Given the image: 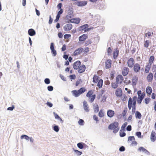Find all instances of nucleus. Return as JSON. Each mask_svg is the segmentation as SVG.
Masks as SVG:
<instances>
[{
  "label": "nucleus",
  "instance_id": "nucleus-42",
  "mask_svg": "<svg viewBox=\"0 0 156 156\" xmlns=\"http://www.w3.org/2000/svg\"><path fill=\"white\" fill-rule=\"evenodd\" d=\"M53 129L56 132H58L59 130V128L58 126H55L53 127Z\"/></svg>",
  "mask_w": 156,
  "mask_h": 156
},
{
  "label": "nucleus",
  "instance_id": "nucleus-59",
  "mask_svg": "<svg viewBox=\"0 0 156 156\" xmlns=\"http://www.w3.org/2000/svg\"><path fill=\"white\" fill-rule=\"evenodd\" d=\"M93 119L94 120L96 121L97 122L99 121L98 117L95 115H93Z\"/></svg>",
  "mask_w": 156,
  "mask_h": 156
},
{
  "label": "nucleus",
  "instance_id": "nucleus-43",
  "mask_svg": "<svg viewBox=\"0 0 156 156\" xmlns=\"http://www.w3.org/2000/svg\"><path fill=\"white\" fill-rule=\"evenodd\" d=\"M135 140L134 137V136H130L128 137V141H130L132 140Z\"/></svg>",
  "mask_w": 156,
  "mask_h": 156
},
{
  "label": "nucleus",
  "instance_id": "nucleus-13",
  "mask_svg": "<svg viewBox=\"0 0 156 156\" xmlns=\"http://www.w3.org/2000/svg\"><path fill=\"white\" fill-rule=\"evenodd\" d=\"M115 93L116 96L117 97L119 98V97H120V96H122V89L120 88H118L115 90Z\"/></svg>",
  "mask_w": 156,
  "mask_h": 156
},
{
  "label": "nucleus",
  "instance_id": "nucleus-19",
  "mask_svg": "<svg viewBox=\"0 0 156 156\" xmlns=\"http://www.w3.org/2000/svg\"><path fill=\"white\" fill-rule=\"evenodd\" d=\"M80 21V19L78 18H75L73 19H71L70 20V22L72 23H75L76 24L79 23Z\"/></svg>",
  "mask_w": 156,
  "mask_h": 156
},
{
  "label": "nucleus",
  "instance_id": "nucleus-33",
  "mask_svg": "<svg viewBox=\"0 0 156 156\" xmlns=\"http://www.w3.org/2000/svg\"><path fill=\"white\" fill-rule=\"evenodd\" d=\"M121 98V100L123 102L126 101L127 100V97L126 95L125 94H122V96L120 97Z\"/></svg>",
  "mask_w": 156,
  "mask_h": 156
},
{
  "label": "nucleus",
  "instance_id": "nucleus-39",
  "mask_svg": "<svg viewBox=\"0 0 156 156\" xmlns=\"http://www.w3.org/2000/svg\"><path fill=\"white\" fill-rule=\"evenodd\" d=\"M150 68V66L147 65L146 66L145 69V72L146 73H148L149 72Z\"/></svg>",
  "mask_w": 156,
  "mask_h": 156
},
{
  "label": "nucleus",
  "instance_id": "nucleus-45",
  "mask_svg": "<svg viewBox=\"0 0 156 156\" xmlns=\"http://www.w3.org/2000/svg\"><path fill=\"white\" fill-rule=\"evenodd\" d=\"M21 139H23L24 138L26 140H28L29 139V137L27 135H22L21 136Z\"/></svg>",
  "mask_w": 156,
  "mask_h": 156
},
{
  "label": "nucleus",
  "instance_id": "nucleus-24",
  "mask_svg": "<svg viewBox=\"0 0 156 156\" xmlns=\"http://www.w3.org/2000/svg\"><path fill=\"white\" fill-rule=\"evenodd\" d=\"M153 75L152 73H150L148 75L147 79L148 82H152L153 79Z\"/></svg>",
  "mask_w": 156,
  "mask_h": 156
},
{
  "label": "nucleus",
  "instance_id": "nucleus-63",
  "mask_svg": "<svg viewBox=\"0 0 156 156\" xmlns=\"http://www.w3.org/2000/svg\"><path fill=\"white\" fill-rule=\"evenodd\" d=\"M141 133L140 132H136V135L138 136V137H141Z\"/></svg>",
  "mask_w": 156,
  "mask_h": 156
},
{
  "label": "nucleus",
  "instance_id": "nucleus-37",
  "mask_svg": "<svg viewBox=\"0 0 156 156\" xmlns=\"http://www.w3.org/2000/svg\"><path fill=\"white\" fill-rule=\"evenodd\" d=\"M115 74V72L114 71H111L110 73V79L111 80H112L113 79L114 74Z\"/></svg>",
  "mask_w": 156,
  "mask_h": 156
},
{
  "label": "nucleus",
  "instance_id": "nucleus-49",
  "mask_svg": "<svg viewBox=\"0 0 156 156\" xmlns=\"http://www.w3.org/2000/svg\"><path fill=\"white\" fill-rule=\"evenodd\" d=\"M84 121L82 119H80L79 121V124L80 125H83Z\"/></svg>",
  "mask_w": 156,
  "mask_h": 156
},
{
  "label": "nucleus",
  "instance_id": "nucleus-30",
  "mask_svg": "<svg viewBox=\"0 0 156 156\" xmlns=\"http://www.w3.org/2000/svg\"><path fill=\"white\" fill-rule=\"evenodd\" d=\"M97 86L99 88H102L103 83V80L102 79H100L98 82Z\"/></svg>",
  "mask_w": 156,
  "mask_h": 156
},
{
  "label": "nucleus",
  "instance_id": "nucleus-15",
  "mask_svg": "<svg viewBox=\"0 0 156 156\" xmlns=\"http://www.w3.org/2000/svg\"><path fill=\"white\" fill-rule=\"evenodd\" d=\"M81 64V62L80 61H77L73 63V68L74 69L77 70L78 69Z\"/></svg>",
  "mask_w": 156,
  "mask_h": 156
},
{
  "label": "nucleus",
  "instance_id": "nucleus-31",
  "mask_svg": "<svg viewBox=\"0 0 156 156\" xmlns=\"http://www.w3.org/2000/svg\"><path fill=\"white\" fill-rule=\"evenodd\" d=\"M100 98L101 101L104 102L105 101L106 98L105 95H103V94H102L99 95L98 99H100Z\"/></svg>",
  "mask_w": 156,
  "mask_h": 156
},
{
  "label": "nucleus",
  "instance_id": "nucleus-50",
  "mask_svg": "<svg viewBox=\"0 0 156 156\" xmlns=\"http://www.w3.org/2000/svg\"><path fill=\"white\" fill-rule=\"evenodd\" d=\"M127 112V108H126L123 111L122 113V115L123 117L125 116Z\"/></svg>",
  "mask_w": 156,
  "mask_h": 156
},
{
  "label": "nucleus",
  "instance_id": "nucleus-29",
  "mask_svg": "<svg viewBox=\"0 0 156 156\" xmlns=\"http://www.w3.org/2000/svg\"><path fill=\"white\" fill-rule=\"evenodd\" d=\"M146 92L148 95H150L152 92V89L151 87L150 86H148L146 89Z\"/></svg>",
  "mask_w": 156,
  "mask_h": 156
},
{
  "label": "nucleus",
  "instance_id": "nucleus-48",
  "mask_svg": "<svg viewBox=\"0 0 156 156\" xmlns=\"http://www.w3.org/2000/svg\"><path fill=\"white\" fill-rule=\"evenodd\" d=\"M152 70L153 72H156V65L153 64L152 67Z\"/></svg>",
  "mask_w": 156,
  "mask_h": 156
},
{
  "label": "nucleus",
  "instance_id": "nucleus-56",
  "mask_svg": "<svg viewBox=\"0 0 156 156\" xmlns=\"http://www.w3.org/2000/svg\"><path fill=\"white\" fill-rule=\"evenodd\" d=\"M89 48L88 47L85 48L83 49V52L87 53L89 51Z\"/></svg>",
  "mask_w": 156,
  "mask_h": 156
},
{
  "label": "nucleus",
  "instance_id": "nucleus-4",
  "mask_svg": "<svg viewBox=\"0 0 156 156\" xmlns=\"http://www.w3.org/2000/svg\"><path fill=\"white\" fill-rule=\"evenodd\" d=\"M93 92L92 90L88 91L86 94V96L90 98L91 102H93L96 97L95 94H93Z\"/></svg>",
  "mask_w": 156,
  "mask_h": 156
},
{
  "label": "nucleus",
  "instance_id": "nucleus-18",
  "mask_svg": "<svg viewBox=\"0 0 156 156\" xmlns=\"http://www.w3.org/2000/svg\"><path fill=\"white\" fill-rule=\"evenodd\" d=\"M115 112L112 110H109L107 112V115L110 118L113 117L115 115Z\"/></svg>",
  "mask_w": 156,
  "mask_h": 156
},
{
  "label": "nucleus",
  "instance_id": "nucleus-64",
  "mask_svg": "<svg viewBox=\"0 0 156 156\" xmlns=\"http://www.w3.org/2000/svg\"><path fill=\"white\" fill-rule=\"evenodd\" d=\"M125 150V148L123 146H121L119 149V150L120 151H123Z\"/></svg>",
  "mask_w": 156,
  "mask_h": 156
},
{
  "label": "nucleus",
  "instance_id": "nucleus-55",
  "mask_svg": "<svg viewBox=\"0 0 156 156\" xmlns=\"http://www.w3.org/2000/svg\"><path fill=\"white\" fill-rule=\"evenodd\" d=\"M44 82L46 84H49L50 83V80L48 78H46L44 80Z\"/></svg>",
  "mask_w": 156,
  "mask_h": 156
},
{
  "label": "nucleus",
  "instance_id": "nucleus-21",
  "mask_svg": "<svg viewBox=\"0 0 156 156\" xmlns=\"http://www.w3.org/2000/svg\"><path fill=\"white\" fill-rule=\"evenodd\" d=\"M83 103V107L85 111L87 112H89V107L87 102L85 101H84Z\"/></svg>",
  "mask_w": 156,
  "mask_h": 156
},
{
  "label": "nucleus",
  "instance_id": "nucleus-40",
  "mask_svg": "<svg viewBox=\"0 0 156 156\" xmlns=\"http://www.w3.org/2000/svg\"><path fill=\"white\" fill-rule=\"evenodd\" d=\"M150 42L146 40L145 41L144 46L146 48H148L149 44Z\"/></svg>",
  "mask_w": 156,
  "mask_h": 156
},
{
  "label": "nucleus",
  "instance_id": "nucleus-22",
  "mask_svg": "<svg viewBox=\"0 0 156 156\" xmlns=\"http://www.w3.org/2000/svg\"><path fill=\"white\" fill-rule=\"evenodd\" d=\"M119 53V51L118 48H116L113 52V57L114 59H116Z\"/></svg>",
  "mask_w": 156,
  "mask_h": 156
},
{
  "label": "nucleus",
  "instance_id": "nucleus-38",
  "mask_svg": "<svg viewBox=\"0 0 156 156\" xmlns=\"http://www.w3.org/2000/svg\"><path fill=\"white\" fill-rule=\"evenodd\" d=\"M53 113L54 115V116L55 119H59L62 122V119L60 118V117L55 112H54Z\"/></svg>",
  "mask_w": 156,
  "mask_h": 156
},
{
  "label": "nucleus",
  "instance_id": "nucleus-10",
  "mask_svg": "<svg viewBox=\"0 0 156 156\" xmlns=\"http://www.w3.org/2000/svg\"><path fill=\"white\" fill-rule=\"evenodd\" d=\"M112 60L110 59H107L105 62V67L106 69L111 68L112 65Z\"/></svg>",
  "mask_w": 156,
  "mask_h": 156
},
{
  "label": "nucleus",
  "instance_id": "nucleus-6",
  "mask_svg": "<svg viewBox=\"0 0 156 156\" xmlns=\"http://www.w3.org/2000/svg\"><path fill=\"white\" fill-rule=\"evenodd\" d=\"M124 78L121 75H118L116 77V81L118 84H121L123 82Z\"/></svg>",
  "mask_w": 156,
  "mask_h": 156
},
{
  "label": "nucleus",
  "instance_id": "nucleus-41",
  "mask_svg": "<svg viewBox=\"0 0 156 156\" xmlns=\"http://www.w3.org/2000/svg\"><path fill=\"white\" fill-rule=\"evenodd\" d=\"M74 151L78 156L81 155L82 153V152L79 151L77 150H74Z\"/></svg>",
  "mask_w": 156,
  "mask_h": 156
},
{
  "label": "nucleus",
  "instance_id": "nucleus-57",
  "mask_svg": "<svg viewBox=\"0 0 156 156\" xmlns=\"http://www.w3.org/2000/svg\"><path fill=\"white\" fill-rule=\"evenodd\" d=\"M48 90L49 91H52L53 90V87L52 86H49L48 87Z\"/></svg>",
  "mask_w": 156,
  "mask_h": 156
},
{
  "label": "nucleus",
  "instance_id": "nucleus-58",
  "mask_svg": "<svg viewBox=\"0 0 156 156\" xmlns=\"http://www.w3.org/2000/svg\"><path fill=\"white\" fill-rule=\"evenodd\" d=\"M150 98H146L145 99V102L147 104H148L150 101Z\"/></svg>",
  "mask_w": 156,
  "mask_h": 156
},
{
  "label": "nucleus",
  "instance_id": "nucleus-12",
  "mask_svg": "<svg viewBox=\"0 0 156 156\" xmlns=\"http://www.w3.org/2000/svg\"><path fill=\"white\" fill-rule=\"evenodd\" d=\"M73 27V25L70 23L66 24L63 27V29L65 31H69L71 30Z\"/></svg>",
  "mask_w": 156,
  "mask_h": 156
},
{
  "label": "nucleus",
  "instance_id": "nucleus-52",
  "mask_svg": "<svg viewBox=\"0 0 156 156\" xmlns=\"http://www.w3.org/2000/svg\"><path fill=\"white\" fill-rule=\"evenodd\" d=\"M121 130H120V136L121 137H124L126 136V133L124 132H121Z\"/></svg>",
  "mask_w": 156,
  "mask_h": 156
},
{
  "label": "nucleus",
  "instance_id": "nucleus-27",
  "mask_svg": "<svg viewBox=\"0 0 156 156\" xmlns=\"http://www.w3.org/2000/svg\"><path fill=\"white\" fill-rule=\"evenodd\" d=\"M99 77L97 75H94L93 78V82L94 83H96L99 80Z\"/></svg>",
  "mask_w": 156,
  "mask_h": 156
},
{
  "label": "nucleus",
  "instance_id": "nucleus-14",
  "mask_svg": "<svg viewBox=\"0 0 156 156\" xmlns=\"http://www.w3.org/2000/svg\"><path fill=\"white\" fill-rule=\"evenodd\" d=\"M86 69V66L84 65H81L78 69V71L79 73H83Z\"/></svg>",
  "mask_w": 156,
  "mask_h": 156
},
{
  "label": "nucleus",
  "instance_id": "nucleus-32",
  "mask_svg": "<svg viewBox=\"0 0 156 156\" xmlns=\"http://www.w3.org/2000/svg\"><path fill=\"white\" fill-rule=\"evenodd\" d=\"M154 60V56L152 55L150 57V58L149 59V63L150 65H151L152 64Z\"/></svg>",
  "mask_w": 156,
  "mask_h": 156
},
{
  "label": "nucleus",
  "instance_id": "nucleus-54",
  "mask_svg": "<svg viewBox=\"0 0 156 156\" xmlns=\"http://www.w3.org/2000/svg\"><path fill=\"white\" fill-rule=\"evenodd\" d=\"M76 76L75 75H72L69 76V78L71 79H75L76 78Z\"/></svg>",
  "mask_w": 156,
  "mask_h": 156
},
{
  "label": "nucleus",
  "instance_id": "nucleus-5",
  "mask_svg": "<svg viewBox=\"0 0 156 156\" xmlns=\"http://www.w3.org/2000/svg\"><path fill=\"white\" fill-rule=\"evenodd\" d=\"M134 60L133 58H129L127 61V66L129 68H132L134 65Z\"/></svg>",
  "mask_w": 156,
  "mask_h": 156
},
{
  "label": "nucleus",
  "instance_id": "nucleus-36",
  "mask_svg": "<svg viewBox=\"0 0 156 156\" xmlns=\"http://www.w3.org/2000/svg\"><path fill=\"white\" fill-rule=\"evenodd\" d=\"M118 83L116 82V83H113L111 84L112 87L113 88L115 89L117 88L118 86Z\"/></svg>",
  "mask_w": 156,
  "mask_h": 156
},
{
  "label": "nucleus",
  "instance_id": "nucleus-60",
  "mask_svg": "<svg viewBox=\"0 0 156 156\" xmlns=\"http://www.w3.org/2000/svg\"><path fill=\"white\" fill-rule=\"evenodd\" d=\"M52 21L53 19L51 18V16L50 15L49 16V20L48 22L49 24H51L52 23Z\"/></svg>",
  "mask_w": 156,
  "mask_h": 156
},
{
  "label": "nucleus",
  "instance_id": "nucleus-8",
  "mask_svg": "<svg viewBox=\"0 0 156 156\" xmlns=\"http://www.w3.org/2000/svg\"><path fill=\"white\" fill-rule=\"evenodd\" d=\"M133 66V69L135 73H137L140 71V67L139 64L138 63H136L134 64Z\"/></svg>",
  "mask_w": 156,
  "mask_h": 156
},
{
  "label": "nucleus",
  "instance_id": "nucleus-53",
  "mask_svg": "<svg viewBox=\"0 0 156 156\" xmlns=\"http://www.w3.org/2000/svg\"><path fill=\"white\" fill-rule=\"evenodd\" d=\"M71 37V35L69 34H66L64 35V38L65 39H68Z\"/></svg>",
  "mask_w": 156,
  "mask_h": 156
},
{
  "label": "nucleus",
  "instance_id": "nucleus-20",
  "mask_svg": "<svg viewBox=\"0 0 156 156\" xmlns=\"http://www.w3.org/2000/svg\"><path fill=\"white\" fill-rule=\"evenodd\" d=\"M138 77L136 76H134L132 78V84L133 86L136 85L138 82Z\"/></svg>",
  "mask_w": 156,
  "mask_h": 156
},
{
  "label": "nucleus",
  "instance_id": "nucleus-51",
  "mask_svg": "<svg viewBox=\"0 0 156 156\" xmlns=\"http://www.w3.org/2000/svg\"><path fill=\"white\" fill-rule=\"evenodd\" d=\"M99 111V107L98 105L95 107L94 108V111L95 112H97Z\"/></svg>",
  "mask_w": 156,
  "mask_h": 156
},
{
  "label": "nucleus",
  "instance_id": "nucleus-9",
  "mask_svg": "<svg viewBox=\"0 0 156 156\" xmlns=\"http://www.w3.org/2000/svg\"><path fill=\"white\" fill-rule=\"evenodd\" d=\"M87 3L86 1H78L76 2V4L78 6L82 7L85 6Z\"/></svg>",
  "mask_w": 156,
  "mask_h": 156
},
{
  "label": "nucleus",
  "instance_id": "nucleus-1",
  "mask_svg": "<svg viewBox=\"0 0 156 156\" xmlns=\"http://www.w3.org/2000/svg\"><path fill=\"white\" fill-rule=\"evenodd\" d=\"M119 123L117 122H114L110 124L108 126L109 129L112 130L113 132L116 133L118 132L119 129Z\"/></svg>",
  "mask_w": 156,
  "mask_h": 156
},
{
  "label": "nucleus",
  "instance_id": "nucleus-47",
  "mask_svg": "<svg viewBox=\"0 0 156 156\" xmlns=\"http://www.w3.org/2000/svg\"><path fill=\"white\" fill-rule=\"evenodd\" d=\"M108 55H111L112 50L111 48L110 47H109L107 50Z\"/></svg>",
  "mask_w": 156,
  "mask_h": 156
},
{
  "label": "nucleus",
  "instance_id": "nucleus-28",
  "mask_svg": "<svg viewBox=\"0 0 156 156\" xmlns=\"http://www.w3.org/2000/svg\"><path fill=\"white\" fill-rule=\"evenodd\" d=\"M28 34L30 36H33L35 35L36 33L34 29H30L28 31Z\"/></svg>",
  "mask_w": 156,
  "mask_h": 156
},
{
  "label": "nucleus",
  "instance_id": "nucleus-26",
  "mask_svg": "<svg viewBox=\"0 0 156 156\" xmlns=\"http://www.w3.org/2000/svg\"><path fill=\"white\" fill-rule=\"evenodd\" d=\"M137 94L138 95V98L143 99L145 96V94L144 93H141V90H138L137 91Z\"/></svg>",
  "mask_w": 156,
  "mask_h": 156
},
{
  "label": "nucleus",
  "instance_id": "nucleus-62",
  "mask_svg": "<svg viewBox=\"0 0 156 156\" xmlns=\"http://www.w3.org/2000/svg\"><path fill=\"white\" fill-rule=\"evenodd\" d=\"M14 108V105L12 106V107H9L8 108L7 110H8L12 111Z\"/></svg>",
  "mask_w": 156,
  "mask_h": 156
},
{
  "label": "nucleus",
  "instance_id": "nucleus-61",
  "mask_svg": "<svg viewBox=\"0 0 156 156\" xmlns=\"http://www.w3.org/2000/svg\"><path fill=\"white\" fill-rule=\"evenodd\" d=\"M143 99L140 98H138V99L137 100V103L139 104H140L141 103V102Z\"/></svg>",
  "mask_w": 156,
  "mask_h": 156
},
{
  "label": "nucleus",
  "instance_id": "nucleus-16",
  "mask_svg": "<svg viewBox=\"0 0 156 156\" xmlns=\"http://www.w3.org/2000/svg\"><path fill=\"white\" fill-rule=\"evenodd\" d=\"M87 38V35L86 34H84L79 37V40L81 42L85 41Z\"/></svg>",
  "mask_w": 156,
  "mask_h": 156
},
{
  "label": "nucleus",
  "instance_id": "nucleus-46",
  "mask_svg": "<svg viewBox=\"0 0 156 156\" xmlns=\"http://www.w3.org/2000/svg\"><path fill=\"white\" fill-rule=\"evenodd\" d=\"M127 125V122H125L124 123L121 127L122 129L123 130H124Z\"/></svg>",
  "mask_w": 156,
  "mask_h": 156
},
{
  "label": "nucleus",
  "instance_id": "nucleus-7",
  "mask_svg": "<svg viewBox=\"0 0 156 156\" xmlns=\"http://www.w3.org/2000/svg\"><path fill=\"white\" fill-rule=\"evenodd\" d=\"M83 49L82 48H79L76 49L74 52L73 55L74 56H77L83 52Z\"/></svg>",
  "mask_w": 156,
  "mask_h": 156
},
{
  "label": "nucleus",
  "instance_id": "nucleus-25",
  "mask_svg": "<svg viewBox=\"0 0 156 156\" xmlns=\"http://www.w3.org/2000/svg\"><path fill=\"white\" fill-rule=\"evenodd\" d=\"M138 150L140 151H142L145 154L147 155L150 154L149 152L147 150L143 147H139L138 148Z\"/></svg>",
  "mask_w": 156,
  "mask_h": 156
},
{
  "label": "nucleus",
  "instance_id": "nucleus-35",
  "mask_svg": "<svg viewBox=\"0 0 156 156\" xmlns=\"http://www.w3.org/2000/svg\"><path fill=\"white\" fill-rule=\"evenodd\" d=\"M98 115L99 117L102 118L104 116V113L103 112V110L101 109L100 110L98 113Z\"/></svg>",
  "mask_w": 156,
  "mask_h": 156
},
{
  "label": "nucleus",
  "instance_id": "nucleus-17",
  "mask_svg": "<svg viewBox=\"0 0 156 156\" xmlns=\"http://www.w3.org/2000/svg\"><path fill=\"white\" fill-rule=\"evenodd\" d=\"M129 69L127 67H124L123 68L122 70V74L124 76H126L128 73Z\"/></svg>",
  "mask_w": 156,
  "mask_h": 156
},
{
  "label": "nucleus",
  "instance_id": "nucleus-2",
  "mask_svg": "<svg viewBox=\"0 0 156 156\" xmlns=\"http://www.w3.org/2000/svg\"><path fill=\"white\" fill-rule=\"evenodd\" d=\"M137 97L134 96L133 99L131 98H129L128 100V106L129 110H130L133 106L136 105V101Z\"/></svg>",
  "mask_w": 156,
  "mask_h": 156
},
{
  "label": "nucleus",
  "instance_id": "nucleus-23",
  "mask_svg": "<svg viewBox=\"0 0 156 156\" xmlns=\"http://www.w3.org/2000/svg\"><path fill=\"white\" fill-rule=\"evenodd\" d=\"M156 133L154 131H152L151 132V141L154 142L156 140Z\"/></svg>",
  "mask_w": 156,
  "mask_h": 156
},
{
  "label": "nucleus",
  "instance_id": "nucleus-11",
  "mask_svg": "<svg viewBox=\"0 0 156 156\" xmlns=\"http://www.w3.org/2000/svg\"><path fill=\"white\" fill-rule=\"evenodd\" d=\"M50 49L51 50V53L53 55L55 56L57 55L56 51L55 49L54 44L53 43H51L50 45Z\"/></svg>",
  "mask_w": 156,
  "mask_h": 156
},
{
  "label": "nucleus",
  "instance_id": "nucleus-34",
  "mask_svg": "<svg viewBox=\"0 0 156 156\" xmlns=\"http://www.w3.org/2000/svg\"><path fill=\"white\" fill-rule=\"evenodd\" d=\"M141 114L138 111H136L135 113V116L136 118H138L140 119L141 117Z\"/></svg>",
  "mask_w": 156,
  "mask_h": 156
},
{
  "label": "nucleus",
  "instance_id": "nucleus-3",
  "mask_svg": "<svg viewBox=\"0 0 156 156\" xmlns=\"http://www.w3.org/2000/svg\"><path fill=\"white\" fill-rule=\"evenodd\" d=\"M86 90L84 87H82L78 90H75L72 91L73 95L75 97H77L79 96L80 94L83 93Z\"/></svg>",
  "mask_w": 156,
  "mask_h": 156
},
{
  "label": "nucleus",
  "instance_id": "nucleus-44",
  "mask_svg": "<svg viewBox=\"0 0 156 156\" xmlns=\"http://www.w3.org/2000/svg\"><path fill=\"white\" fill-rule=\"evenodd\" d=\"M77 147L80 149H82L83 148V145L81 143H79L77 144Z\"/></svg>",
  "mask_w": 156,
  "mask_h": 156
}]
</instances>
